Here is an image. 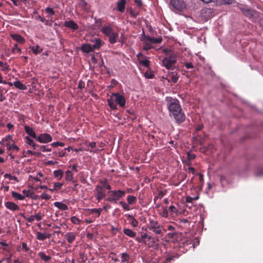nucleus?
Listing matches in <instances>:
<instances>
[{
    "instance_id": "1",
    "label": "nucleus",
    "mask_w": 263,
    "mask_h": 263,
    "mask_svg": "<svg viewBox=\"0 0 263 263\" xmlns=\"http://www.w3.org/2000/svg\"><path fill=\"white\" fill-rule=\"evenodd\" d=\"M177 56L176 53L172 50L165 48V68L170 70L177 69Z\"/></svg>"
},
{
    "instance_id": "2",
    "label": "nucleus",
    "mask_w": 263,
    "mask_h": 263,
    "mask_svg": "<svg viewBox=\"0 0 263 263\" xmlns=\"http://www.w3.org/2000/svg\"><path fill=\"white\" fill-rule=\"evenodd\" d=\"M165 227L167 228V230L170 231V232L165 235V242H172L174 244L178 242V239L179 238V234L174 231V226L172 224H168L165 225Z\"/></svg>"
},
{
    "instance_id": "3",
    "label": "nucleus",
    "mask_w": 263,
    "mask_h": 263,
    "mask_svg": "<svg viewBox=\"0 0 263 263\" xmlns=\"http://www.w3.org/2000/svg\"><path fill=\"white\" fill-rule=\"evenodd\" d=\"M109 196L106 198V200L110 202L116 203L117 201L125 195V191L123 190H110L108 191Z\"/></svg>"
},
{
    "instance_id": "4",
    "label": "nucleus",
    "mask_w": 263,
    "mask_h": 263,
    "mask_svg": "<svg viewBox=\"0 0 263 263\" xmlns=\"http://www.w3.org/2000/svg\"><path fill=\"white\" fill-rule=\"evenodd\" d=\"M102 32L109 39L111 44H115L117 42L118 37V33L114 32L110 26H103L102 28Z\"/></svg>"
},
{
    "instance_id": "5",
    "label": "nucleus",
    "mask_w": 263,
    "mask_h": 263,
    "mask_svg": "<svg viewBox=\"0 0 263 263\" xmlns=\"http://www.w3.org/2000/svg\"><path fill=\"white\" fill-rule=\"evenodd\" d=\"M178 109L176 110L174 112L170 114L172 119H174L176 123L178 124L182 123L185 120V115L181 108V110Z\"/></svg>"
},
{
    "instance_id": "6",
    "label": "nucleus",
    "mask_w": 263,
    "mask_h": 263,
    "mask_svg": "<svg viewBox=\"0 0 263 263\" xmlns=\"http://www.w3.org/2000/svg\"><path fill=\"white\" fill-rule=\"evenodd\" d=\"M240 10L246 16L249 18H257L259 16V12L255 10L246 7L240 8Z\"/></svg>"
},
{
    "instance_id": "7",
    "label": "nucleus",
    "mask_w": 263,
    "mask_h": 263,
    "mask_svg": "<svg viewBox=\"0 0 263 263\" xmlns=\"http://www.w3.org/2000/svg\"><path fill=\"white\" fill-rule=\"evenodd\" d=\"M94 192L96 199L99 202L106 197L105 191L102 185H97L94 190Z\"/></svg>"
},
{
    "instance_id": "8",
    "label": "nucleus",
    "mask_w": 263,
    "mask_h": 263,
    "mask_svg": "<svg viewBox=\"0 0 263 263\" xmlns=\"http://www.w3.org/2000/svg\"><path fill=\"white\" fill-rule=\"evenodd\" d=\"M164 196V193L162 191H159L158 194L155 196L154 198L155 203L156 207L157 208H161L162 211L161 214L162 216H164V208L163 206H161V199Z\"/></svg>"
},
{
    "instance_id": "9",
    "label": "nucleus",
    "mask_w": 263,
    "mask_h": 263,
    "mask_svg": "<svg viewBox=\"0 0 263 263\" xmlns=\"http://www.w3.org/2000/svg\"><path fill=\"white\" fill-rule=\"evenodd\" d=\"M147 228L149 230L158 234H160L162 231L164 230L163 227L160 226L157 222L155 221H151Z\"/></svg>"
},
{
    "instance_id": "10",
    "label": "nucleus",
    "mask_w": 263,
    "mask_h": 263,
    "mask_svg": "<svg viewBox=\"0 0 263 263\" xmlns=\"http://www.w3.org/2000/svg\"><path fill=\"white\" fill-rule=\"evenodd\" d=\"M170 6L179 11L183 10L185 7V4L183 0H171Z\"/></svg>"
},
{
    "instance_id": "11",
    "label": "nucleus",
    "mask_w": 263,
    "mask_h": 263,
    "mask_svg": "<svg viewBox=\"0 0 263 263\" xmlns=\"http://www.w3.org/2000/svg\"><path fill=\"white\" fill-rule=\"evenodd\" d=\"M35 140L42 143H47L52 141V137L48 134H41L37 136Z\"/></svg>"
},
{
    "instance_id": "12",
    "label": "nucleus",
    "mask_w": 263,
    "mask_h": 263,
    "mask_svg": "<svg viewBox=\"0 0 263 263\" xmlns=\"http://www.w3.org/2000/svg\"><path fill=\"white\" fill-rule=\"evenodd\" d=\"M167 105L170 114L174 112V111L178 109L180 110L181 108L178 101L177 100H173V101Z\"/></svg>"
},
{
    "instance_id": "13",
    "label": "nucleus",
    "mask_w": 263,
    "mask_h": 263,
    "mask_svg": "<svg viewBox=\"0 0 263 263\" xmlns=\"http://www.w3.org/2000/svg\"><path fill=\"white\" fill-rule=\"evenodd\" d=\"M115 102L121 107H124L125 105V99L124 97L118 93H113L112 94Z\"/></svg>"
},
{
    "instance_id": "14",
    "label": "nucleus",
    "mask_w": 263,
    "mask_h": 263,
    "mask_svg": "<svg viewBox=\"0 0 263 263\" xmlns=\"http://www.w3.org/2000/svg\"><path fill=\"white\" fill-rule=\"evenodd\" d=\"M7 142L6 143V146L8 150H13L16 152L20 149L19 147L14 144L13 140H12V137L10 136V139L6 140Z\"/></svg>"
},
{
    "instance_id": "15",
    "label": "nucleus",
    "mask_w": 263,
    "mask_h": 263,
    "mask_svg": "<svg viewBox=\"0 0 263 263\" xmlns=\"http://www.w3.org/2000/svg\"><path fill=\"white\" fill-rule=\"evenodd\" d=\"M175 71H172L168 74V75L165 77V80H167L168 82H173L175 83L177 82L178 80V77L177 75V72L176 71L177 69H175Z\"/></svg>"
},
{
    "instance_id": "16",
    "label": "nucleus",
    "mask_w": 263,
    "mask_h": 263,
    "mask_svg": "<svg viewBox=\"0 0 263 263\" xmlns=\"http://www.w3.org/2000/svg\"><path fill=\"white\" fill-rule=\"evenodd\" d=\"M64 26L73 30H77L79 28L78 25L72 20L65 21L64 22Z\"/></svg>"
},
{
    "instance_id": "17",
    "label": "nucleus",
    "mask_w": 263,
    "mask_h": 263,
    "mask_svg": "<svg viewBox=\"0 0 263 263\" xmlns=\"http://www.w3.org/2000/svg\"><path fill=\"white\" fill-rule=\"evenodd\" d=\"M126 0H118L117 3V10L120 12L124 11Z\"/></svg>"
},
{
    "instance_id": "18",
    "label": "nucleus",
    "mask_w": 263,
    "mask_h": 263,
    "mask_svg": "<svg viewBox=\"0 0 263 263\" xmlns=\"http://www.w3.org/2000/svg\"><path fill=\"white\" fill-rule=\"evenodd\" d=\"M5 206L7 209L12 211H17L19 210V206L12 202H6L5 203Z\"/></svg>"
},
{
    "instance_id": "19",
    "label": "nucleus",
    "mask_w": 263,
    "mask_h": 263,
    "mask_svg": "<svg viewBox=\"0 0 263 263\" xmlns=\"http://www.w3.org/2000/svg\"><path fill=\"white\" fill-rule=\"evenodd\" d=\"M81 48L83 52L86 53H88L93 51V47H92V46L89 44H83Z\"/></svg>"
},
{
    "instance_id": "20",
    "label": "nucleus",
    "mask_w": 263,
    "mask_h": 263,
    "mask_svg": "<svg viewBox=\"0 0 263 263\" xmlns=\"http://www.w3.org/2000/svg\"><path fill=\"white\" fill-rule=\"evenodd\" d=\"M24 128L26 133L29 136H31V137L35 139H36L37 136L36 135L33 129V128L27 125L25 126Z\"/></svg>"
},
{
    "instance_id": "21",
    "label": "nucleus",
    "mask_w": 263,
    "mask_h": 263,
    "mask_svg": "<svg viewBox=\"0 0 263 263\" xmlns=\"http://www.w3.org/2000/svg\"><path fill=\"white\" fill-rule=\"evenodd\" d=\"M141 41L144 43V46L143 47V49L144 50H148L152 48V43L149 42V40L145 39V35L141 39Z\"/></svg>"
},
{
    "instance_id": "22",
    "label": "nucleus",
    "mask_w": 263,
    "mask_h": 263,
    "mask_svg": "<svg viewBox=\"0 0 263 263\" xmlns=\"http://www.w3.org/2000/svg\"><path fill=\"white\" fill-rule=\"evenodd\" d=\"M93 44L92 46L93 50L95 49H99L103 45L102 41L100 39H95V41H92Z\"/></svg>"
},
{
    "instance_id": "23",
    "label": "nucleus",
    "mask_w": 263,
    "mask_h": 263,
    "mask_svg": "<svg viewBox=\"0 0 263 263\" xmlns=\"http://www.w3.org/2000/svg\"><path fill=\"white\" fill-rule=\"evenodd\" d=\"M179 247H184L186 246H187L191 245L192 241L188 238H184L181 239L179 242H178Z\"/></svg>"
},
{
    "instance_id": "24",
    "label": "nucleus",
    "mask_w": 263,
    "mask_h": 263,
    "mask_svg": "<svg viewBox=\"0 0 263 263\" xmlns=\"http://www.w3.org/2000/svg\"><path fill=\"white\" fill-rule=\"evenodd\" d=\"M145 39L146 40H149V42L152 44H157V43H160L162 41V37H149L148 36H145Z\"/></svg>"
},
{
    "instance_id": "25",
    "label": "nucleus",
    "mask_w": 263,
    "mask_h": 263,
    "mask_svg": "<svg viewBox=\"0 0 263 263\" xmlns=\"http://www.w3.org/2000/svg\"><path fill=\"white\" fill-rule=\"evenodd\" d=\"M168 212H170L173 215L177 214V210L174 205H172L169 206L168 210L165 208V217H167Z\"/></svg>"
},
{
    "instance_id": "26",
    "label": "nucleus",
    "mask_w": 263,
    "mask_h": 263,
    "mask_svg": "<svg viewBox=\"0 0 263 263\" xmlns=\"http://www.w3.org/2000/svg\"><path fill=\"white\" fill-rule=\"evenodd\" d=\"M69 243H72L76 239V235L73 233H67L65 236Z\"/></svg>"
},
{
    "instance_id": "27",
    "label": "nucleus",
    "mask_w": 263,
    "mask_h": 263,
    "mask_svg": "<svg viewBox=\"0 0 263 263\" xmlns=\"http://www.w3.org/2000/svg\"><path fill=\"white\" fill-rule=\"evenodd\" d=\"M11 36L12 39H13L14 40L16 41V42H17L18 43L23 44L25 42L24 39L19 34H14L11 35Z\"/></svg>"
},
{
    "instance_id": "28",
    "label": "nucleus",
    "mask_w": 263,
    "mask_h": 263,
    "mask_svg": "<svg viewBox=\"0 0 263 263\" xmlns=\"http://www.w3.org/2000/svg\"><path fill=\"white\" fill-rule=\"evenodd\" d=\"M54 205L62 211H66L68 210V206L66 204L61 202H55Z\"/></svg>"
},
{
    "instance_id": "29",
    "label": "nucleus",
    "mask_w": 263,
    "mask_h": 263,
    "mask_svg": "<svg viewBox=\"0 0 263 263\" xmlns=\"http://www.w3.org/2000/svg\"><path fill=\"white\" fill-rule=\"evenodd\" d=\"M38 255L42 260L45 262L48 261L51 258V256L46 255L44 252H40Z\"/></svg>"
},
{
    "instance_id": "30",
    "label": "nucleus",
    "mask_w": 263,
    "mask_h": 263,
    "mask_svg": "<svg viewBox=\"0 0 263 263\" xmlns=\"http://www.w3.org/2000/svg\"><path fill=\"white\" fill-rule=\"evenodd\" d=\"M107 102L108 103V105L112 109H117V105L115 104V100L112 96L110 98H109L107 100Z\"/></svg>"
},
{
    "instance_id": "31",
    "label": "nucleus",
    "mask_w": 263,
    "mask_h": 263,
    "mask_svg": "<svg viewBox=\"0 0 263 263\" xmlns=\"http://www.w3.org/2000/svg\"><path fill=\"white\" fill-rule=\"evenodd\" d=\"M13 85L20 90H25L27 88L26 86L23 84L21 81H16L13 83Z\"/></svg>"
},
{
    "instance_id": "32",
    "label": "nucleus",
    "mask_w": 263,
    "mask_h": 263,
    "mask_svg": "<svg viewBox=\"0 0 263 263\" xmlns=\"http://www.w3.org/2000/svg\"><path fill=\"white\" fill-rule=\"evenodd\" d=\"M96 142L89 143L88 145L87 150L89 151L90 152L97 153L98 151V149L96 148Z\"/></svg>"
},
{
    "instance_id": "33",
    "label": "nucleus",
    "mask_w": 263,
    "mask_h": 263,
    "mask_svg": "<svg viewBox=\"0 0 263 263\" xmlns=\"http://www.w3.org/2000/svg\"><path fill=\"white\" fill-rule=\"evenodd\" d=\"M123 232L125 235L132 238L135 237L136 234L135 232L129 229H124L123 230Z\"/></svg>"
},
{
    "instance_id": "34",
    "label": "nucleus",
    "mask_w": 263,
    "mask_h": 263,
    "mask_svg": "<svg viewBox=\"0 0 263 263\" xmlns=\"http://www.w3.org/2000/svg\"><path fill=\"white\" fill-rule=\"evenodd\" d=\"M30 48L35 54H38L41 53L43 50L39 45L30 47Z\"/></svg>"
},
{
    "instance_id": "35",
    "label": "nucleus",
    "mask_w": 263,
    "mask_h": 263,
    "mask_svg": "<svg viewBox=\"0 0 263 263\" xmlns=\"http://www.w3.org/2000/svg\"><path fill=\"white\" fill-rule=\"evenodd\" d=\"M73 175L71 171L68 170L66 172L65 179L68 181H73Z\"/></svg>"
},
{
    "instance_id": "36",
    "label": "nucleus",
    "mask_w": 263,
    "mask_h": 263,
    "mask_svg": "<svg viewBox=\"0 0 263 263\" xmlns=\"http://www.w3.org/2000/svg\"><path fill=\"white\" fill-rule=\"evenodd\" d=\"M50 235L47 234L46 233H42L41 232H37V238L40 240H44L47 238H49Z\"/></svg>"
},
{
    "instance_id": "37",
    "label": "nucleus",
    "mask_w": 263,
    "mask_h": 263,
    "mask_svg": "<svg viewBox=\"0 0 263 263\" xmlns=\"http://www.w3.org/2000/svg\"><path fill=\"white\" fill-rule=\"evenodd\" d=\"M54 176L58 180L62 178L63 176V172L61 170H55L53 172Z\"/></svg>"
},
{
    "instance_id": "38",
    "label": "nucleus",
    "mask_w": 263,
    "mask_h": 263,
    "mask_svg": "<svg viewBox=\"0 0 263 263\" xmlns=\"http://www.w3.org/2000/svg\"><path fill=\"white\" fill-rule=\"evenodd\" d=\"M127 217H128V219L130 220V224L133 226L135 227L138 226V222L135 218H134L132 215H127Z\"/></svg>"
},
{
    "instance_id": "39",
    "label": "nucleus",
    "mask_w": 263,
    "mask_h": 263,
    "mask_svg": "<svg viewBox=\"0 0 263 263\" xmlns=\"http://www.w3.org/2000/svg\"><path fill=\"white\" fill-rule=\"evenodd\" d=\"M12 195L13 198L17 200H23L25 199V196H23V195L15 192H12Z\"/></svg>"
},
{
    "instance_id": "40",
    "label": "nucleus",
    "mask_w": 263,
    "mask_h": 263,
    "mask_svg": "<svg viewBox=\"0 0 263 263\" xmlns=\"http://www.w3.org/2000/svg\"><path fill=\"white\" fill-rule=\"evenodd\" d=\"M45 11L48 14L47 17L48 18H51V16L55 14V11L53 10L52 8L50 7L46 8Z\"/></svg>"
},
{
    "instance_id": "41",
    "label": "nucleus",
    "mask_w": 263,
    "mask_h": 263,
    "mask_svg": "<svg viewBox=\"0 0 263 263\" xmlns=\"http://www.w3.org/2000/svg\"><path fill=\"white\" fill-rule=\"evenodd\" d=\"M127 202L128 204H134L136 202L137 198L135 196L129 195L127 198Z\"/></svg>"
},
{
    "instance_id": "42",
    "label": "nucleus",
    "mask_w": 263,
    "mask_h": 263,
    "mask_svg": "<svg viewBox=\"0 0 263 263\" xmlns=\"http://www.w3.org/2000/svg\"><path fill=\"white\" fill-rule=\"evenodd\" d=\"M129 255L126 253H123L121 254V261L125 262L129 259Z\"/></svg>"
},
{
    "instance_id": "43",
    "label": "nucleus",
    "mask_w": 263,
    "mask_h": 263,
    "mask_svg": "<svg viewBox=\"0 0 263 263\" xmlns=\"http://www.w3.org/2000/svg\"><path fill=\"white\" fill-rule=\"evenodd\" d=\"M100 183H101V185L104 187V190H108L110 191L111 186L107 183L106 181H100Z\"/></svg>"
},
{
    "instance_id": "44",
    "label": "nucleus",
    "mask_w": 263,
    "mask_h": 263,
    "mask_svg": "<svg viewBox=\"0 0 263 263\" xmlns=\"http://www.w3.org/2000/svg\"><path fill=\"white\" fill-rule=\"evenodd\" d=\"M149 61L147 59H143L141 60H139L140 64H142L143 66L148 68L149 67Z\"/></svg>"
},
{
    "instance_id": "45",
    "label": "nucleus",
    "mask_w": 263,
    "mask_h": 263,
    "mask_svg": "<svg viewBox=\"0 0 263 263\" xmlns=\"http://www.w3.org/2000/svg\"><path fill=\"white\" fill-rule=\"evenodd\" d=\"M186 177V174L184 173H180L178 176V180H179L180 182L184 180Z\"/></svg>"
},
{
    "instance_id": "46",
    "label": "nucleus",
    "mask_w": 263,
    "mask_h": 263,
    "mask_svg": "<svg viewBox=\"0 0 263 263\" xmlns=\"http://www.w3.org/2000/svg\"><path fill=\"white\" fill-rule=\"evenodd\" d=\"M39 18L41 22L44 23L46 25H49V26L52 25V22H49V21L46 20L45 18L42 17L40 16L39 17Z\"/></svg>"
},
{
    "instance_id": "47",
    "label": "nucleus",
    "mask_w": 263,
    "mask_h": 263,
    "mask_svg": "<svg viewBox=\"0 0 263 263\" xmlns=\"http://www.w3.org/2000/svg\"><path fill=\"white\" fill-rule=\"evenodd\" d=\"M22 192L24 194V195H23V196H25V198L26 197H31L32 195V193L29 190H24L22 191Z\"/></svg>"
},
{
    "instance_id": "48",
    "label": "nucleus",
    "mask_w": 263,
    "mask_h": 263,
    "mask_svg": "<svg viewBox=\"0 0 263 263\" xmlns=\"http://www.w3.org/2000/svg\"><path fill=\"white\" fill-rule=\"evenodd\" d=\"M145 77L147 79H152L154 76L153 72L150 70H147L144 74Z\"/></svg>"
},
{
    "instance_id": "49",
    "label": "nucleus",
    "mask_w": 263,
    "mask_h": 263,
    "mask_svg": "<svg viewBox=\"0 0 263 263\" xmlns=\"http://www.w3.org/2000/svg\"><path fill=\"white\" fill-rule=\"evenodd\" d=\"M178 256L177 255H171V256H168L167 257V258L165 259V263L166 262H171L172 260H174V259L175 258H178Z\"/></svg>"
},
{
    "instance_id": "50",
    "label": "nucleus",
    "mask_w": 263,
    "mask_h": 263,
    "mask_svg": "<svg viewBox=\"0 0 263 263\" xmlns=\"http://www.w3.org/2000/svg\"><path fill=\"white\" fill-rule=\"evenodd\" d=\"M120 204L121 205V206H122L123 209H124L125 210H127V211L130 210L129 206L125 202L121 201L120 202Z\"/></svg>"
},
{
    "instance_id": "51",
    "label": "nucleus",
    "mask_w": 263,
    "mask_h": 263,
    "mask_svg": "<svg viewBox=\"0 0 263 263\" xmlns=\"http://www.w3.org/2000/svg\"><path fill=\"white\" fill-rule=\"evenodd\" d=\"M10 135L7 136L5 138L3 139L1 141H0V144L6 146V143L7 142L6 140L10 139Z\"/></svg>"
},
{
    "instance_id": "52",
    "label": "nucleus",
    "mask_w": 263,
    "mask_h": 263,
    "mask_svg": "<svg viewBox=\"0 0 263 263\" xmlns=\"http://www.w3.org/2000/svg\"><path fill=\"white\" fill-rule=\"evenodd\" d=\"M25 139L26 140V143L30 146H32L33 144L34 143L33 140H32L29 137H26Z\"/></svg>"
},
{
    "instance_id": "53",
    "label": "nucleus",
    "mask_w": 263,
    "mask_h": 263,
    "mask_svg": "<svg viewBox=\"0 0 263 263\" xmlns=\"http://www.w3.org/2000/svg\"><path fill=\"white\" fill-rule=\"evenodd\" d=\"M18 52L19 53H21L22 52L21 49L18 47L17 44H14V47L12 48V52L15 53V52Z\"/></svg>"
},
{
    "instance_id": "54",
    "label": "nucleus",
    "mask_w": 263,
    "mask_h": 263,
    "mask_svg": "<svg viewBox=\"0 0 263 263\" xmlns=\"http://www.w3.org/2000/svg\"><path fill=\"white\" fill-rule=\"evenodd\" d=\"M24 218L28 222H32L35 219V216H34V215H31L29 217H26L25 216H24Z\"/></svg>"
},
{
    "instance_id": "55",
    "label": "nucleus",
    "mask_w": 263,
    "mask_h": 263,
    "mask_svg": "<svg viewBox=\"0 0 263 263\" xmlns=\"http://www.w3.org/2000/svg\"><path fill=\"white\" fill-rule=\"evenodd\" d=\"M41 197L42 199L48 200L51 198V196L46 193H43L42 194Z\"/></svg>"
},
{
    "instance_id": "56",
    "label": "nucleus",
    "mask_w": 263,
    "mask_h": 263,
    "mask_svg": "<svg viewBox=\"0 0 263 263\" xmlns=\"http://www.w3.org/2000/svg\"><path fill=\"white\" fill-rule=\"evenodd\" d=\"M63 185V184L62 183H59V182H54V189H55V190L60 189Z\"/></svg>"
},
{
    "instance_id": "57",
    "label": "nucleus",
    "mask_w": 263,
    "mask_h": 263,
    "mask_svg": "<svg viewBox=\"0 0 263 263\" xmlns=\"http://www.w3.org/2000/svg\"><path fill=\"white\" fill-rule=\"evenodd\" d=\"M2 70L5 72H7L9 70V66L7 63H4L2 66Z\"/></svg>"
},
{
    "instance_id": "58",
    "label": "nucleus",
    "mask_w": 263,
    "mask_h": 263,
    "mask_svg": "<svg viewBox=\"0 0 263 263\" xmlns=\"http://www.w3.org/2000/svg\"><path fill=\"white\" fill-rule=\"evenodd\" d=\"M196 155L194 154L187 153V159L192 160L196 158Z\"/></svg>"
},
{
    "instance_id": "59",
    "label": "nucleus",
    "mask_w": 263,
    "mask_h": 263,
    "mask_svg": "<svg viewBox=\"0 0 263 263\" xmlns=\"http://www.w3.org/2000/svg\"><path fill=\"white\" fill-rule=\"evenodd\" d=\"M71 221L74 224H79L80 223L79 219L75 216H73L71 218Z\"/></svg>"
},
{
    "instance_id": "60",
    "label": "nucleus",
    "mask_w": 263,
    "mask_h": 263,
    "mask_svg": "<svg viewBox=\"0 0 263 263\" xmlns=\"http://www.w3.org/2000/svg\"><path fill=\"white\" fill-rule=\"evenodd\" d=\"M51 145L53 147H57L59 146H63L64 145V143H62V142H53V143H51Z\"/></svg>"
},
{
    "instance_id": "61",
    "label": "nucleus",
    "mask_w": 263,
    "mask_h": 263,
    "mask_svg": "<svg viewBox=\"0 0 263 263\" xmlns=\"http://www.w3.org/2000/svg\"><path fill=\"white\" fill-rule=\"evenodd\" d=\"M43 215L41 213H38L34 215L35 216V219L37 220V221H40L42 219Z\"/></svg>"
},
{
    "instance_id": "62",
    "label": "nucleus",
    "mask_w": 263,
    "mask_h": 263,
    "mask_svg": "<svg viewBox=\"0 0 263 263\" xmlns=\"http://www.w3.org/2000/svg\"><path fill=\"white\" fill-rule=\"evenodd\" d=\"M194 200L193 197H191L190 196H186L185 198V202L187 204L193 203V201Z\"/></svg>"
},
{
    "instance_id": "63",
    "label": "nucleus",
    "mask_w": 263,
    "mask_h": 263,
    "mask_svg": "<svg viewBox=\"0 0 263 263\" xmlns=\"http://www.w3.org/2000/svg\"><path fill=\"white\" fill-rule=\"evenodd\" d=\"M257 176L260 177L263 176V167L259 168L256 173Z\"/></svg>"
},
{
    "instance_id": "64",
    "label": "nucleus",
    "mask_w": 263,
    "mask_h": 263,
    "mask_svg": "<svg viewBox=\"0 0 263 263\" xmlns=\"http://www.w3.org/2000/svg\"><path fill=\"white\" fill-rule=\"evenodd\" d=\"M184 66H185V67L187 68V69H190V68H194V66L193 65V64L191 62H186L184 64Z\"/></svg>"
}]
</instances>
